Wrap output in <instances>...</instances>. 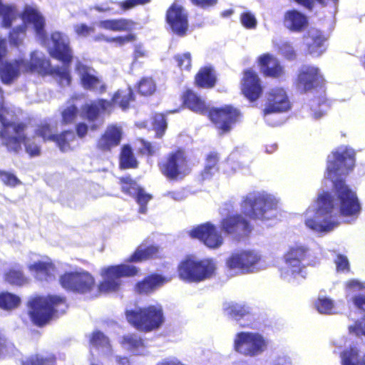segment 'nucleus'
Instances as JSON below:
<instances>
[{
    "label": "nucleus",
    "mask_w": 365,
    "mask_h": 365,
    "mask_svg": "<svg viewBox=\"0 0 365 365\" xmlns=\"http://www.w3.org/2000/svg\"><path fill=\"white\" fill-rule=\"evenodd\" d=\"M355 153L347 146H340L327 158L325 177L330 179L333 190L324 192L304 213L305 226L315 234L324 235L339 226L341 218L345 222L356 220L361 212L358 197L341 178L352 170Z\"/></svg>",
    "instance_id": "1"
},
{
    "label": "nucleus",
    "mask_w": 365,
    "mask_h": 365,
    "mask_svg": "<svg viewBox=\"0 0 365 365\" xmlns=\"http://www.w3.org/2000/svg\"><path fill=\"white\" fill-rule=\"evenodd\" d=\"M184 103L195 113L202 115L208 114L220 135L230 132L239 116V111L228 106L210 110L205 100L191 91H187L185 93Z\"/></svg>",
    "instance_id": "2"
},
{
    "label": "nucleus",
    "mask_w": 365,
    "mask_h": 365,
    "mask_svg": "<svg viewBox=\"0 0 365 365\" xmlns=\"http://www.w3.org/2000/svg\"><path fill=\"white\" fill-rule=\"evenodd\" d=\"M51 63L40 51L31 53L30 60L18 58L0 62V78L5 84L11 83L19 78L21 72H38L47 73L51 71Z\"/></svg>",
    "instance_id": "3"
},
{
    "label": "nucleus",
    "mask_w": 365,
    "mask_h": 365,
    "mask_svg": "<svg viewBox=\"0 0 365 365\" xmlns=\"http://www.w3.org/2000/svg\"><path fill=\"white\" fill-rule=\"evenodd\" d=\"M4 108L0 109V122L3 128L0 131L2 143L6 146L9 151L18 153L21 148V143L25 145L26 153L31 156H36L40 154V147L35 141L26 138L24 130L25 125L16 123L14 117L7 118L3 114Z\"/></svg>",
    "instance_id": "4"
},
{
    "label": "nucleus",
    "mask_w": 365,
    "mask_h": 365,
    "mask_svg": "<svg viewBox=\"0 0 365 365\" xmlns=\"http://www.w3.org/2000/svg\"><path fill=\"white\" fill-rule=\"evenodd\" d=\"M241 207L245 214L264 223L275 220L279 214L278 200L266 192L249 193L242 200Z\"/></svg>",
    "instance_id": "5"
},
{
    "label": "nucleus",
    "mask_w": 365,
    "mask_h": 365,
    "mask_svg": "<svg viewBox=\"0 0 365 365\" xmlns=\"http://www.w3.org/2000/svg\"><path fill=\"white\" fill-rule=\"evenodd\" d=\"M310 250L304 245H295L289 248L284 255V264L280 267V277L289 282L305 279L307 266L310 264Z\"/></svg>",
    "instance_id": "6"
},
{
    "label": "nucleus",
    "mask_w": 365,
    "mask_h": 365,
    "mask_svg": "<svg viewBox=\"0 0 365 365\" xmlns=\"http://www.w3.org/2000/svg\"><path fill=\"white\" fill-rule=\"evenodd\" d=\"M51 45L48 46L50 55L63 62L61 67H52L47 73L55 74L59 78L61 86H68L71 78L69 72V65L73 58V52L70 47V40L67 35L59 31L51 34Z\"/></svg>",
    "instance_id": "7"
},
{
    "label": "nucleus",
    "mask_w": 365,
    "mask_h": 365,
    "mask_svg": "<svg viewBox=\"0 0 365 365\" xmlns=\"http://www.w3.org/2000/svg\"><path fill=\"white\" fill-rule=\"evenodd\" d=\"M217 262L212 258L186 257L178 266L179 277L188 282H201L215 276Z\"/></svg>",
    "instance_id": "8"
},
{
    "label": "nucleus",
    "mask_w": 365,
    "mask_h": 365,
    "mask_svg": "<svg viewBox=\"0 0 365 365\" xmlns=\"http://www.w3.org/2000/svg\"><path fill=\"white\" fill-rule=\"evenodd\" d=\"M29 316L38 326L47 323L55 312L64 313L67 308L65 299L56 295L34 297L29 301Z\"/></svg>",
    "instance_id": "9"
},
{
    "label": "nucleus",
    "mask_w": 365,
    "mask_h": 365,
    "mask_svg": "<svg viewBox=\"0 0 365 365\" xmlns=\"http://www.w3.org/2000/svg\"><path fill=\"white\" fill-rule=\"evenodd\" d=\"M125 316L129 324L145 332L159 329L164 322L163 311L160 304L128 309Z\"/></svg>",
    "instance_id": "10"
},
{
    "label": "nucleus",
    "mask_w": 365,
    "mask_h": 365,
    "mask_svg": "<svg viewBox=\"0 0 365 365\" xmlns=\"http://www.w3.org/2000/svg\"><path fill=\"white\" fill-rule=\"evenodd\" d=\"M226 266L236 274H247L266 269L262 255L255 250H239L233 252L226 259Z\"/></svg>",
    "instance_id": "11"
},
{
    "label": "nucleus",
    "mask_w": 365,
    "mask_h": 365,
    "mask_svg": "<svg viewBox=\"0 0 365 365\" xmlns=\"http://www.w3.org/2000/svg\"><path fill=\"white\" fill-rule=\"evenodd\" d=\"M133 91L128 88L125 90H118L110 101L99 99L83 106V112L89 121L96 120L101 112L110 113L114 106L118 105L123 110L128 108L129 103L133 100Z\"/></svg>",
    "instance_id": "12"
},
{
    "label": "nucleus",
    "mask_w": 365,
    "mask_h": 365,
    "mask_svg": "<svg viewBox=\"0 0 365 365\" xmlns=\"http://www.w3.org/2000/svg\"><path fill=\"white\" fill-rule=\"evenodd\" d=\"M22 21V24L14 29L10 33L11 44L15 46L21 45L26 36V23L33 24L37 38L41 43L45 44L47 40L44 29L45 20L40 12L34 8L26 7L23 14Z\"/></svg>",
    "instance_id": "13"
},
{
    "label": "nucleus",
    "mask_w": 365,
    "mask_h": 365,
    "mask_svg": "<svg viewBox=\"0 0 365 365\" xmlns=\"http://www.w3.org/2000/svg\"><path fill=\"white\" fill-rule=\"evenodd\" d=\"M268 344V339L257 331H241L234 339V349L248 357L261 355L267 350Z\"/></svg>",
    "instance_id": "14"
},
{
    "label": "nucleus",
    "mask_w": 365,
    "mask_h": 365,
    "mask_svg": "<svg viewBox=\"0 0 365 365\" xmlns=\"http://www.w3.org/2000/svg\"><path fill=\"white\" fill-rule=\"evenodd\" d=\"M138 272L136 267L127 264L103 267L101 272L103 281L99 285V290L102 292H115L122 284V277L135 276Z\"/></svg>",
    "instance_id": "15"
},
{
    "label": "nucleus",
    "mask_w": 365,
    "mask_h": 365,
    "mask_svg": "<svg viewBox=\"0 0 365 365\" xmlns=\"http://www.w3.org/2000/svg\"><path fill=\"white\" fill-rule=\"evenodd\" d=\"M59 282L63 289L79 294L88 293L95 287L93 277L83 269L65 272L60 276Z\"/></svg>",
    "instance_id": "16"
},
{
    "label": "nucleus",
    "mask_w": 365,
    "mask_h": 365,
    "mask_svg": "<svg viewBox=\"0 0 365 365\" xmlns=\"http://www.w3.org/2000/svg\"><path fill=\"white\" fill-rule=\"evenodd\" d=\"M290 102L286 91L282 88L271 89L267 93V103L264 109V116L266 122L276 126L281 123L279 121L272 122L271 115L274 113L287 112L290 109Z\"/></svg>",
    "instance_id": "17"
},
{
    "label": "nucleus",
    "mask_w": 365,
    "mask_h": 365,
    "mask_svg": "<svg viewBox=\"0 0 365 365\" xmlns=\"http://www.w3.org/2000/svg\"><path fill=\"white\" fill-rule=\"evenodd\" d=\"M226 215L220 222L221 230L227 235L243 237L250 233L252 227L250 222L240 214H234L232 205H225Z\"/></svg>",
    "instance_id": "18"
},
{
    "label": "nucleus",
    "mask_w": 365,
    "mask_h": 365,
    "mask_svg": "<svg viewBox=\"0 0 365 365\" xmlns=\"http://www.w3.org/2000/svg\"><path fill=\"white\" fill-rule=\"evenodd\" d=\"M324 78L320 69L312 65H304L299 71L297 87L302 92H309L322 88Z\"/></svg>",
    "instance_id": "19"
},
{
    "label": "nucleus",
    "mask_w": 365,
    "mask_h": 365,
    "mask_svg": "<svg viewBox=\"0 0 365 365\" xmlns=\"http://www.w3.org/2000/svg\"><path fill=\"white\" fill-rule=\"evenodd\" d=\"M192 238H197L207 247L217 249L223 244V237L217 230L215 226L210 222L198 225L190 231Z\"/></svg>",
    "instance_id": "20"
},
{
    "label": "nucleus",
    "mask_w": 365,
    "mask_h": 365,
    "mask_svg": "<svg viewBox=\"0 0 365 365\" xmlns=\"http://www.w3.org/2000/svg\"><path fill=\"white\" fill-rule=\"evenodd\" d=\"M160 168L162 173L170 179L182 178L190 171L182 151L171 154L167 160L161 165Z\"/></svg>",
    "instance_id": "21"
},
{
    "label": "nucleus",
    "mask_w": 365,
    "mask_h": 365,
    "mask_svg": "<svg viewBox=\"0 0 365 365\" xmlns=\"http://www.w3.org/2000/svg\"><path fill=\"white\" fill-rule=\"evenodd\" d=\"M53 132V127L48 124H43L36 130V135L41 137L44 141L55 142L62 152L72 150L71 144L76 140V135L73 131H65L60 135H55Z\"/></svg>",
    "instance_id": "22"
},
{
    "label": "nucleus",
    "mask_w": 365,
    "mask_h": 365,
    "mask_svg": "<svg viewBox=\"0 0 365 365\" xmlns=\"http://www.w3.org/2000/svg\"><path fill=\"white\" fill-rule=\"evenodd\" d=\"M58 264L54 263L50 258L44 257L28 266L33 277L41 282H51L56 279L58 273Z\"/></svg>",
    "instance_id": "23"
},
{
    "label": "nucleus",
    "mask_w": 365,
    "mask_h": 365,
    "mask_svg": "<svg viewBox=\"0 0 365 365\" xmlns=\"http://www.w3.org/2000/svg\"><path fill=\"white\" fill-rule=\"evenodd\" d=\"M76 70L80 76L82 86L85 89L93 91L98 93L106 92V84L96 76V72L93 68L81 62H78Z\"/></svg>",
    "instance_id": "24"
},
{
    "label": "nucleus",
    "mask_w": 365,
    "mask_h": 365,
    "mask_svg": "<svg viewBox=\"0 0 365 365\" xmlns=\"http://www.w3.org/2000/svg\"><path fill=\"white\" fill-rule=\"evenodd\" d=\"M166 18L175 34L180 36L185 35L188 29L187 14L181 6L173 4L167 11Z\"/></svg>",
    "instance_id": "25"
},
{
    "label": "nucleus",
    "mask_w": 365,
    "mask_h": 365,
    "mask_svg": "<svg viewBox=\"0 0 365 365\" xmlns=\"http://www.w3.org/2000/svg\"><path fill=\"white\" fill-rule=\"evenodd\" d=\"M121 181L123 192L134 197L139 205V212L145 214L147 212L146 205L151 200V195L146 193L143 188L140 187L130 178H123Z\"/></svg>",
    "instance_id": "26"
},
{
    "label": "nucleus",
    "mask_w": 365,
    "mask_h": 365,
    "mask_svg": "<svg viewBox=\"0 0 365 365\" xmlns=\"http://www.w3.org/2000/svg\"><path fill=\"white\" fill-rule=\"evenodd\" d=\"M242 90L250 101H256L262 93L260 80L252 70L248 69L244 72Z\"/></svg>",
    "instance_id": "27"
},
{
    "label": "nucleus",
    "mask_w": 365,
    "mask_h": 365,
    "mask_svg": "<svg viewBox=\"0 0 365 365\" xmlns=\"http://www.w3.org/2000/svg\"><path fill=\"white\" fill-rule=\"evenodd\" d=\"M122 138V129L116 125H109L96 143V148L102 152L110 151L118 146Z\"/></svg>",
    "instance_id": "28"
},
{
    "label": "nucleus",
    "mask_w": 365,
    "mask_h": 365,
    "mask_svg": "<svg viewBox=\"0 0 365 365\" xmlns=\"http://www.w3.org/2000/svg\"><path fill=\"white\" fill-rule=\"evenodd\" d=\"M327 39L321 31L311 29L304 39L309 53L314 57L320 56L327 49Z\"/></svg>",
    "instance_id": "29"
},
{
    "label": "nucleus",
    "mask_w": 365,
    "mask_h": 365,
    "mask_svg": "<svg viewBox=\"0 0 365 365\" xmlns=\"http://www.w3.org/2000/svg\"><path fill=\"white\" fill-rule=\"evenodd\" d=\"M364 289L365 282L357 279H351L346 283V298L347 302H351L356 309L362 311H365V295L354 293Z\"/></svg>",
    "instance_id": "30"
},
{
    "label": "nucleus",
    "mask_w": 365,
    "mask_h": 365,
    "mask_svg": "<svg viewBox=\"0 0 365 365\" xmlns=\"http://www.w3.org/2000/svg\"><path fill=\"white\" fill-rule=\"evenodd\" d=\"M120 344L123 349L135 355H146L148 353L144 340L136 333L124 335Z\"/></svg>",
    "instance_id": "31"
},
{
    "label": "nucleus",
    "mask_w": 365,
    "mask_h": 365,
    "mask_svg": "<svg viewBox=\"0 0 365 365\" xmlns=\"http://www.w3.org/2000/svg\"><path fill=\"white\" fill-rule=\"evenodd\" d=\"M262 73L267 76L279 77L283 74V68L278 60L267 53L259 58Z\"/></svg>",
    "instance_id": "32"
},
{
    "label": "nucleus",
    "mask_w": 365,
    "mask_h": 365,
    "mask_svg": "<svg viewBox=\"0 0 365 365\" xmlns=\"http://www.w3.org/2000/svg\"><path fill=\"white\" fill-rule=\"evenodd\" d=\"M341 365H365V354L357 346H351L340 354Z\"/></svg>",
    "instance_id": "33"
},
{
    "label": "nucleus",
    "mask_w": 365,
    "mask_h": 365,
    "mask_svg": "<svg viewBox=\"0 0 365 365\" xmlns=\"http://www.w3.org/2000/svg\"><path fill=\"white\" fill-rule=\"evenodd\" d=\"M342 302H335L330 297L319 294L314 303V308L322 314H337L341 312L339 304Z\"/></svg>",
    "instance_id": "34"
},
{
    "label": "nucleus",
    "mask_w": 365,
    "mask_h": 365,
    "mask_svg": "<svg viewBox=\"0 0 365 365\" xmlns=\"http://www.w3.org/2000/svg\"><path fill=\"white\" fill-rule=\"evenodd\" d=\"M97 26L102 29L114 32H120L132 30L134 23L131 20L121 18L102 20L97 23Z\"/></svg>",
    "instance_id": "35"
},
{
    "label": "nucleus",
    "mask_w": 365,
    "mask_h": 365,
    "mask_svg": "<svg viewBox=\"0 0 365 365\" xmlns=\"http://www.w3.org/2000/svg\"><path fill=\"white\" fill-rule=\"evenodd\" d=\"M307 23V16L297 10L288 11L284 15V25L289 30L300 31Z\"/></svg>",
    "instance_id": "36"
},
{
    "label": "nucleus",
    "mask_w": 365,
    "mask_h": 365,
    "mask_svg": "<svg viewBox=\"0 0 365 365\" xmlns=\"http://www.w3.org/2000/svg\"><path fill=\"white\" fill-rule=\"evenodd\" d=\"M91 342L93 346L96 347L103 356L112 355L113 349L110 341L102 332H93Z\"/></svg>",
    "instance_id": "37"
},
{
    "label": "nucleus",
    "mask_w": 365,
    "mask_h": 365,
    "mask_svg": "<svg viewBox=\"0 0 365 365\" xmlns=\"http://www.w3.org/2000/svg\"><path fill=\"white\" fill-rule=\"evenodd\" d=\"M165 279L160 275L154 274L146 277L136 285V291L140 294H148L153 292L157 287L161 286Z\"/></svg>",
    "instance_id": "38"
},
{
    "label": "nucleus",
    "mask_w": 365,
    "mask_h": 365,
    "mask_svg": "<svg viewBox=\"0 0 365 365\" xmlns=\"http://www.w3.org/2000/svg\"><path fill=\"white\" fill-rule=\"evenodd\" d=\"M215 81V73L211 67L201 68L195 77L197 85L201 88H212Z\"/></svg>",
    "instance_id": "39"
},
{
    "label": "nucleus",
    "mask_w": 365,
    "mask_h": 365,
    "mask_svg": "<svg viewBox=\"0 0 365 365\" xmlns=\"http://www.w3.org/2000/svg\"><path fill=\"white\" fill-rule=\"evenodd\" d=\"M223 309L227 315L235 320H240L250 313V308L242 304L234 302L225 303Z\"/></svg>",
    "instance_id": "40"
},
{
    "label": "nucleus",
    "mask_w": 365,
    "mask_h": 365,
    "mask_svg": "<svg viewBox=\"0 0 365 365\" xmlns=\"http://www.w3.org/2000/svg\"><path fill=\"white\" fill-rule=\"evenodd\" d=\"M158 252V247L153 245H140L130 256L129 262H140L153 257Z\"/></svg>",
    "instance_id": "41"
},
{
    "label": "nucleus",
    "mask_w": 365,
    "mask_h": 365,
    "mask_svg": "<svg viewBox=\"0 0 365 365\" xmlns=\"http://www.w3.org/2000/svg\"><path fill=\"white\" fill-rule=\"evenodd\" d=\"M120 165L123 168H134L138 165V162L129 145H124L122 148Z\"/></svg>",
    "instance_id": "42"
},
{
    "label": "nucleus",
    "mask_w": 365,
    "mask_h": 365,
    "mask_svg": "<svg viewBox=\"0 0 365 365\" xmlns=\"http://www.w3.org/2000/svg\"><path fill=\"white\" fill-rule=\"evenodd\" d=\"M5 280L11 284L22 285L26 282L21 268L19 266H15L9 269L4 274Z\"/></svg>",
    "instance_id": "43"
},
{
    "label": "nucleus",
    "mask_w": 365,
    "mask_h": 365,
    "mask_svg": "<svg viewBox=\"0 0 365 365\" xmlns=\"http://www.w3.org/2000/svg\"><path fill=\"white\" fill-rule=\"evenodd\" d=\"M20 298L9 292L0 293V308L5 310H11L18 307Z\"/></svg>",
    "instance_id": "44"
},
{
    "label": "nucleus",
    "mask_w": 365,
    "mask_h": 365,
    "mask_svg": "<svg viewBox=\"0 0 365 365\" xmlns=\"http://www.w3.org/2000/svg\"><path fill=\"white\" fill-rule=\"evenodd\" d=\"M217 161L218 157L216 153H210L208 155L206 159L205 169L202 173L203 179H208L217 172Z\"/></svg>",
    "instance_id": "45"
},
{
    "label": "nucleus",
    "mask_w": 365,
    "mask_h": 365,
    "mask_svg": "<svg viewBox=\"0 0 365 365\" xmlns=\"http://www.w3.org/2000/svg\"><path fill=\"white\" fill-rule=\"evenodd\" d=\"M328 106L323 96L319 97L317 100H312L310 103V109L314 118H322L327 110Z\"/></svg>",
    "instance_id": "46"
},
{
    "label": "nucleus",
    "mask_w": 365,
    "mask_h": 365,
    "mask_svg": "<svg viewBox=\"0 0 365 365\" xmlns=\"http://www.w3.org/2000/svg\"><path fill=\"white\" fill-rule=\"evenodd\" d=\"M0 17L2 19V26L5 28L11 26L16 15L14 9L9 6L4 5L0 0Z\"/></svg>",
    "instance_id": "47"
},
{
    "label": "nucleus",
    "mask_w": 365,
    "mask_h": 365,
    "mask_svg": "<svg viewBox=\"0 0 365 365\" xmlns=\"http://www.w3.org/2000/svg\"><path fill=\"white\" fill-rule=\"evenodd\" d=\"M323 6H327L329 9V12L335 14L337 10L339 0H316ZM299 4L305 6L306 8L311 9L312 7V0H295Z\"/></svg>",
    "instance_id": "48"
},
{
    "label": "nucleus",
    "mask_w": 365,
    "mask_h": 365,
    "mask_svg": "<svg viewBox=\"0 0 365 365\" xmlns=\"http://www.w3.org/2000/svg\"><path fill=\"white\" fill-rule=\"evenodd\" d=\"M279 53L289 60H292L295 58L296 54L292 46L286 41H280L276 43Z\"/></svg>",
    "instance_id": "49"
},
{
    "label": "nucleus",
    "mask_w": 365,
    "mask_h": 365,
    "mask_svg": "<svg viewBox=\"0 0 365 365\" xmlns=\"http://www.w3.org/2000/svg\"><path fill=\"white\" fill-rule=\"evenodd\" d=\"M153 126L155 130L156 136L161 138L167 128L165 116L161 113L155 114L153 117Z\"/></svg>",
    "instance_id": "50"
},
{
    "label": "nucleus",
    "mask_w": 365,
    "mask_h": 365,
    "mask_svg": "<svg viewBox=\"0 0 365 365\" xmlns=\"http://www.w3.org/2000/svg\"><path fill=\"white\" fill-rule=\"evenodd\" d=\"M0 180L9 187H16L21 184V180L12 173L0 170Z\"/></svg>",
    "instance_id": "51"
},
{
    "label": "nucleus",
    "mask_w": 365,
    "mask_h": 365,
    "mask_svg": "<svg viewBox=\"0 0 365 365\" xmlns=\"http://www.w3.org/2000/svg\"><path fill=\"white\" fill-rule=\"evenodd\" d=\"M78 108L74 105L67 106L61 112L62 120L65 124L73 123L78 115Z\"/></svg>",
    "instance_id": "52"
},
{
    "label": "nucleus",
    "mask_w": 365,
    "mask_h": 365,
    "mask_svg": "<svg viewBox=\"0 0 365 365\" xmlns=\"http://www.w3.org/2000/svg\"><path fill=\"white\" fill-rule=\"evenodd\" d=\"M138 89L142 95H151L155 91V84L152 78H143L138 84Z\"/></svg>",
    "instance_id": "53"
},
{
    "label": "nucleus",
    "mask_w": 365,
    "mask_h": 365,
    "mask_svg": "<svg viewBox=\"0 0 365 365\" xmlns=\"http://www.w3.org/2000/svg\"><path fill=\"white\" fill-rule=\"evenodd\" d=\"M240 22L244 27L248 29H255L257 21L255 16L250 11H245L240 15Z\"/></svg>",
    "instance_id": "54"
},
{
    "label": "nucleus",
    "mask_w": 365,
    "mask_h": 365,
    "mask_svg": "<svg viewBox=\"0 0 365 365\" xmlns=\"http://www.w3.org/2000/svg\"><path fill=\"white\" fill-rule=\"evenodd\" d=\"M24 365H53V359L43 357L41 355H36L25 361Z\"/></svg>",
    "instance_id": "55"
},
{
    "label": "nucleus",
    "mask_w": 365,
    "mask_h": 365,
    "mask_svg": "<svg viewBox=\"0 0 365 365\" xmlns=\"http://www.w3.org/2000/svg\"><path fill=\"white\" fill-rule=\"evenodd\" d=\"M150 0H125L116 3L122 11L130 10L138 6H143L149 4Z\"/></svg>",
    "instance_id": "56"
},
{
    "label": "nucleus",
    "mask_w": 365,
    "mask_h": 365,
    "mask_svg": "<svg viewBox=\"0 0 365 365\" xmlns=\"http://www.w3.org/2000/svg\"><path fill=\"white\" fill-rule=\"evenodd\" d=\"M178 66L181 69L189 71L191 67V55L190 53H185L182 55H177L175 57Z\"/></svg>",
    "instance_id": "57"
},
{
    "label": "nucleus",
    "mask_w": 365,
    "mask_h": 365,
    "mask_svg": "<svg viewBox=\"0 0 365 365\" xmlns=\"http://www.w3.org/2000/svg\"><path fill=\"white\" fill-rule=\"evenodd\" d=\"M140 144L141 147L140 148V150L143 154L153 155L155 154L156 152L160 149L159 145L156 143L151 144L149 142L145 141L144 140H140Z\"/></svg>",
    "instance_id": "58"
},
{
    "label": "nucleus",
    "mask_w": 365,
    "mask_h": 365,
    "mask_svg": "<svg viewBox=\"0 0 365 365\" xmlns=\"http://www.w3.org/2000/svg\"><path fill=\"white\" fill-rule=\"evenodd\" d=\"M105 41L106 42H115L119 46H123L125 43L133 41L135 40V36L133 34H128L125 36H118L114 38H109L106 36H102Z\"/></svg>",
    "instance_id": "59"
},
{
    "label": "nucleus",
    "mask_w": 365,
    "mask_h": 365,
    "mask_svg": "<svg viewBox=\"0 0 365 365\" xmlns=\"http://www.w3.org/2000/svg\"><path fill=\"white\" fill-rule=\"evenodd\" d=\"M348 329L349 332L351 334L365 336V317L361 322H356L353 325H349Z\"/></svg>",
    "instance_id": "60"
},
{
    "label": "nucleus",
    "mask_w": 365,
    "mask_h": 365,
    "mask_svg": "<svg viewBox=\"0 0 365 365\" xmlns=\"http://www.w3.org/2000/svg\"><path fill=\"white\" fill-rule=\"evenodd\" d=\"M335 263L338 271L344 272L348 271L349 269V261L346 256L338 255L335 259Z\"/></svg>",
    "instance_id": "61"
},
{
    "label": "nucleus",
    "mask_w": 365,
    "mask_h": 365,
    "mask_svg": "<svg viewBox=\"0 0 365 365\" xmlns=\"http://www.w3.org/2000/svg\"><path fill=\"white\" fill-rule=\"evenodd\" d=\"M76 33L81 36H88L91 33H93L95 29L93 27L88 26L86 24H77L74 26Z\"/></svg>",
    "instance_id": "62"
},
{
    "label": "nucleus",
    "mask_w": 365,
    "mask_h": 365,
    "mask_svg": "<svg viewBox=\"0 0 365 365\" xmlns=\"http://www.w3.org/2000/svg\"><path fill=\"white\" fill-rule=\"evenodd\" d=\"M269 365H291V361L284 354H278L272 359Z\"/></svg>",
    "instance_id": "63"
},
{
    "label": "nucleus",
    "mask_w": 365,
    "mask_h": 365,
    "mask_svg": "<svg viewBox=\"0 0 365 365\" xmlns=\"http://www.w3.org/2000/svg\"><path fill=\"white\" fill-rule=\"evenodd\" d=\"M115 361L118 365H143L142 364H135L133 360H130L125 356H117Z\"/></svg>",
    "instance_id": "64"
}]
</instances>
